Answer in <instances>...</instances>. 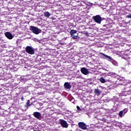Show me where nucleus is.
Wrapping results in <instances>:
<instances>
[{
    "label": "nucleus",
    "instance_id": "obj_8",
    "mask_svg": "<svg viewBox=\"0 0 131 131\" xmlns=\"http://www.w3.org/2000/svg\"><path fill=\"white\" fill-rule=\"evenodd\" d=\"M33 116L37 118V119H38L39 120H41L42 119V117H41V114L39 112H34L33 114Z\"/></svg>",
    "mask_w": 131,
    "mask_h": 131
},
{
    "label": "nucleus",
    "instance_id": "obj_22",
    "mask_svg": "<svg viewBox=\"0 0 131 131\" xmlns=\"http://www.w3.org/2000/svg\"><path fill=\"white\" fill-rule=\"evenodd\" d=\"M74 39H77V36H75V35H73L71 36Z\"/></svg>",
    "mask_w": 131,
    "mask_h": 131
},
{
    "label": "nucleus",
    "instance_id": "obj_1",
    "mask_svg": "<svg viewBox=\"0 0 131 131\" xmlns=\"http://www.w3.org/2000/svg\"><path fill=\"white\" fill-rule=\"evenodd\" d=\"M100 55H102V56H104V57H105L104 59H106V60H107V61H110V62H111L113 65H114L115 66H118V62H117V61L113 59L112 57L103 53H100Z\"/></svg>",
    "mask_w": 131,
    "mask_h": 131
},
{
    "label": "nucleus",
    "instance_id": "obj_14",
    "mask_svg": "<svg viewBox=\"0 0 131 131\" xmlns=\"http://www.w3.org/2000/svg\"><path fill=\"white\" fill-rule=\"evenodd\" d=\"M0 102L1 105H4V104H6V103H7V99L6 98L4 99V97H2L0 99Z\"/></svg>",
    "mask_w": 131,
    "mask_h": 131
},
{
    "label": "nucleus",
    "instance_id": "obj_26",
    "mask_svg": "<svg viewBox=\"0 0 131 131\" xmlns=\"http://www.w3.org/2000/svg\"><path fill=\"white\" fill-rule=\"evenodd\" d=\"M21 101H24V97H22V98H21Z\"/></svg>",
    "mask_w": 131,
    "mask_h": 131
},
{
    "label": "nucleus",
    "instance_id": "obj_16",
    "mask_svg": "<svg viewBox=\"0 0 131 131\" xmlns=\"http://www.w3.org/2000/svg\"><path fill=\"white\" fill-rule=\"evenodd\" d=\"M76 33H77V31H76L75 30H71L70 31V34L71 36L75 35V34H76Z\"/></svg>",
    "mask_w": 131,
    "mask_h": 131
},
{
    "label": "nucleus",
    "instance_id": "obj_2",
    "mask_svg": "<svg viewBox=\"0 0 131 131\" xmlns=\"http://www.w3.org/2000/svg\"><path fill=\"white\" fill-rule=\"evenodd\" d=\"M12 77V75L11 74H5L0 72V80H5V81L10 79Z\"/></svg>",
    "mask_w": 131,
    "mask_h": 131
},
{
    "label": "nucleus",
    "instance_id": "obj_27",
    "mask_svg": "<svg viewBox=\"0 0 131 131\" xmlns=\"http://www.w3.org/2000/svg\"><path fill=\"white\" fill-rule=\"evenodd\" d=\"M99 7H103V5H102V4H100V5H99Z\"/></svg>",
    "mask_w": 131,
    "mask_h": 131
},
{
    "label": "nucleus",
    "instance_id": "obj_19",
    "mask_svg": "<svg viewBox=\"0 0 131 131\" xmlns=\"http://www.w3.org/2000/svg\"><path fill=\"white\" fill-rule=\"evenodd\" d=\"M119 116L120 117H123L124 116V114L123 113V112L122 111H120L119 113Z\"/></svg>",
    "mask_w": 131,
    "mask_h": 131
},
{
    "label": "nucleus",
    "instance_id": "obj_7",
    "mask_svg": "<svg viewBox=\"0 0 131 131\" xmlns=\"http://www.w3.org/2000/svg\"><path fill=\"white\" fill-rule=\"evenodd\" d=\"M59 124H60L62 127H64L65 128L68 127V123L66 121L63 119H59Z\"/></svg>",
    "mask_w": 131,
    "mask_h": 131
},
{
    "label": "nucleus",
    "instance_id": "obj_5",
    "mask_svg": "<svg viewBox=\"0 0 131 131\" xmlns=\"http://www.w3.org/2000/svg\"><path fill=\"white\" fill-rule=\"evenodd\" d=\"M92 19H93L95 22L97 23V24H101V23L102 21V17L100 15H97L96 16H93Z\"/></svg>",
    "mask_w": 131,
    "mask_h": 131
},
{
    "label": "nucleus",
    "instance_id": "obj_21",
    "mask_svg": "<svg viewBox=\"0 0 131 131\" xmlns=\"http://www.w3.org/2000/svg\"><path fill=\"white\" fill-rule=\"evenodd\" d=\"M127 111H128V110L127 108H124L123 111H122V112H123V113L124 114H126V113H127Z\"/></svg>",
    "mask_w": 131,
    "mask_h": 131
},
{
    "label": "nucleus",
    "instance_id": "obj_20",
    "mask_svg": "<svg viewBox=\"0 0 131 131\" xmlns=\"http://www.w3.org/2000/svg\"><path fill=\"white\" fill-rule=\"evenodd\" d=\"M31 105H32V103H30V100H28V102H27V106L30 107Z\"/></svg>",
    "mask_w": 131,
    "mask_h": 131
},
{
    "label": "nucleus",
    "instance_id": "obj_30",
    "mask_svg": "<svg viewBox=\"0 0 131 131\" xmlns=\"http://www.w3.org/2000/svg\"><path fill=\"white\" fill-rule=\"evenodd\" d=\"M129 83H131V81H128Z\"/></svg>",
    "mask_w": 131,
    "mask_h": 131
},
{
    "label": "nucleus",
    "instance_id": "obj_24",
    "mask_svg": "<svg viewBox=\"0 0 131 131\" xmlns=\"http://www.w3.org/2000/svg\"><path fill=\"white\" fill-rule=\"evenodd\" d=\"M127 18H131V14H129L126 16Z\"/></svg>",
    "mask_w": 131,
    "mask_h": 131
},
{
    "label": "nucleus",
    "instance_id": "obj_32",
    "mask_svg": "<svg viewBox=\"0 0 131 131\" xmlns=\"http://www.w3.org/2000/svg\"><path fill=\"white\" fill-rule=\"evenodd\" d=\"M123 59H125L124 57H123Z\"/></svg>",
    "mask_w": 131,
    "mask_h": 131
},
{
    "label": "nucleus",
    "instance_id": "obj_17",
    "mask_svg": "<svg viewBox=\"0 0 131 131\" xmlns=\"http://www.w3.org/2000/svg\"><path fill=\"white\" fill-rule=\"evenodd\" d=\"M99 81H100L101 83H105V82H107V81L103 77H100V78L99 79Z\"/></svg>",
    "mask_w": 131,
    "mask_h": 131
},
{
    "label": "nucleus",
    "instance_id": "obj_15",
    "mask_svg": "<svg viewBox=\"0 0 131 131\" xmlns=\"http://www.w3.org/2000/svg\"><path fill=\"white\" fill-rule=\"evenodd\" d=\"M94 93L97 96H100L101 95V91L99 89H95Z\"/></svg>",
    "mask_w": 131,
    "mask_h": 131
},
{
    "label": "nucleus",
    "instance_id": "obj_6",
    "mask_svg": "<svg viewBox=\"0 0 131 131\" xmlns=\"http://www.w3.org/2000/svg\"><path fill=\"white\" fill-rule=\"evenodd\" d=\"M122 96H126L127 95H130L131 94V90L129 89V88H124L123 91L121 93Z\"/></svg>",
    "mask_w": 131,
    "mask_h": 131
},
{
    "label": "nucleus",
    "instance_id": "obj_4",
    "mask_svg": "<svg viewBox=\"0 0 131 131\" xmlns=\"http://www.w3.org/2000/svg\"><path fill=\"white\" fill-rule=\"evenodd\" d=\"M26 52L29 55H34V48L31 46H27L26 49Z\"/></svg>",
    "mask_w": 131,
    "mask_h": 131
},
{
    "label": "nucleus",
    "instance_id": "obj_11",
    "mask_svg": "<svg viewBox=\"0 0 131 131\" xmlns=\"http://www.w3.org/2000/svg\"><path fill=\"white\" fill-rule=\"evenodd\" d=\"M5 35L9 39H12V38L14 37V36H13V35H12V33H10V32H7L5 33Z\"/></svg>",
    "mask_w": 131,
    "mask_h": 131
},
{
    "label": "nucleus",
    "instance_id": "obj_25",
    "mask_svg": "<svg viewBox=\"0 0 131 131\" xmlns=\"http://www.w3.org/2000/svg\"><path fill=\"white\" fill-rule=\"evenodd\" d=\"M74 101V100L73 99H72L71 100V102H72V103H73V104H75V101Z\"/></svg>",
    "mask_w": 131,
    "mask_h": 131
},
{
    "label": "nucleus",
    "instance_id": "obj_9",
    "mask_svg": "<svg viewBox=\"0 0 131 131\" xmlns=\"http://www.w3.org/2000/svg\"><path fill=\"white\" fill-rule=\"evenodd\" d=\"M80 71L82 74H84V75H88V74L90 73L89 70H88L86 68H81Z\"/></svg>",
    "mask_w": 131,
    "mask_h": 131
},
{
    "label": "nucleus",
    "instance_id": "obj_12",
    "mask_svg": "<svg viewBox=\"0 0 131 131\" xmlns=\"http://www.w3.org/2000/svg\"><path fill=\"white\" fill-rule=\"evenodd\" d=\"M64 89H66L67 90H70V89L72 88V86L70 85V83H69V82H66L64 84Z\"/></svg>",
    "mask_w": 131,
    "mask_h": 131
},
{
    "label": "nucleus",
    "instance_id": "obj_18",
    "mask_svg": "<svg viewBox=\"0 0 131 131\" xmlns=\"http://www.w3.org/2000/svg\"><path fill=\"white\" fill-rule=\"evenodd\" d=\"M44 16L45 17H46V18H50V16H51V13L49 12H45L44 13Z\"/></svg>",
    "mask_w": 131,
    "mask_h": 131
},
{
    "label": "nucleus",
    "instance_id": "obj_33",
    "mask_svg": "<svg viewBox=\"0 0 131 131\" xmlns=\"http://www.w3.org/2000/svg\"><path fill=\"white\" fill-rule=\"evenodd\" d=\"M80 131H82V130H80Z\"/></svg>",
    "mask_w": 131,
    "mask_h": 131
},
{
    "label": "nucleus",
    "instance_id": "obj_3",
    "mask_svg": "<svg viewBox=\"0 0 131 131\" xmlns=\"http://www.w3.org/2000/svg\"><path fill=\"white\" fill-rule=\"evenodd\" d=\"M30 30L32 31L33 33H34V34H39V33L41 32V30L33 26L30 27Z\"/></svg>",
    "mask_w": 131,
    "mask_h": 131
},
{
    "label": "nucleus",
    "instance_id": "obj_10",
    "mask_svg": "<svg viewBox=\"0 0 131 131\" xmlns=\"http://www.w3.org/2000/svg\"><path fill=\"white\" fill-rule=\"evenodd\" d=\"M78 126L81 129H86L87 128L86 124L83 122H79L78 123Z\"/></svg>",
    "mask_w": 131,
    "mask_h": 131
},
{
    "label": "nucleus",
    "instance_id": "obj_13",
    "mask_svg": "<svg viewBox=\"0 0 131 131\" xmlns=\"http://www.w3.org/2000/svg\"><path fill=\"white\" fill-rule=\"evenodd\" d=\"M8 69H10V70H15L16 69V67H14L13 64H9L7 66Z\"/></svg>",
    "mask_w": 131,
    "mask_h": 131
},
{
    "label": "nucleus",
    "instance_id": "obj_34",
    "mask_svg": "<svg viewBox=\"0 0 131 131\" xmlns=\"http://www.w3.org/2000/svg\"><path fill=\"white\" fill-rule=\"evenodd\" d=\"M0 90H2L1 89H0Z\"/></svg>",
    "mask_w": 131,
    "mask_h": 131
},
{
    "label": "nucleus",
    "instance_id": "obj_28",
    "mask_svg": "<svg viewBox=\"0 0 131 131\" xmlns=\"http://www.w3.org/2000/svg\"><path fill=\"white\" fill-rule=\"evenodd\" d=\"M106 26H107V25H103V27H106Z\"/></svg>",
    "mask_w": 131,
    "mask_h": 131
},
{
    "label": "nucleus",
    "instance_id": "obj_31",
    "mask_svg": "<svg viewBox=\"0 0 131 131\" xmlns=\"http://www.w3.org/2000/svg\"><path fill=\"white\" fill-rule=\"evenodd\" d=\"M101 9H103L104 10L105 8L101 7Z\"/></svg>",
    "mask_w": 131,
    "mask_h": 131
},
{
    "label": "nucleus",
    "instance_id": "obj_29",
    "mask_svg": "<svg viewBox=\"0 0 131 131\" xmlns=\"http://www.w3.org/2000/svg\"><path fill=\"white\" fill-rule=\"evenodd\" d=\"M111 88H112V85H111L110 87L108 89H111Z\"/></svg>",
    "mask_w": 131,
    "mask_h": 131
},
{
    "label": "nucleus",
    "instance_id": "obj_23",
    "mask_svg": "<svg viewBox=\"0 0 131 131\" xmlns=\"http://www.w3.org/2000/svg\"><path fill=\"white\" fill-rule=\"evenodd\" d=\"M77 109L78 110V111H81V108L78 106H77Z\"/></svg>",
    "mask_w": 131,
    "mask_h": 131
}]
</instances>
